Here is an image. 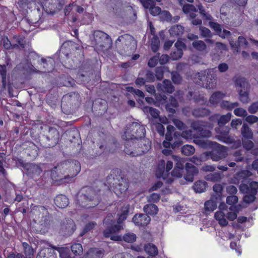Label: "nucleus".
Here are the masks:
<instances>
[{"instance_id": "obj_16", "label": "nucleus", "mask_w": 258, "mask_h": 258, "mask_svg": "<svg viewBox=\"0 0 258 258\" xmlns=\"http://www.w3.org/2000/svg\"><path fill=\"white\" fill-rule=\"evenodd\" d=\"M79 95L78 93L72 92L64 95L61 99V107L63 109H66V106L70 105L76 106L79 103Z\"/></svg>"}, {"instance_id": "obj_29", "label": "nucleus", "mask_w": 258, "mask_h": 258, "mask_svg": "<svg viewBox=\"0 0 258 258\" xmlns=\"http://www.w3.org/2000/svg\"><path fill=\"white\" fill-rule=\"evenodd\" d=\"M186 96L189 100L193 99L196 103H203L205 101L204 97L197 91L189 90Z\"/></svg>"}, {"instance_id": "obj_52", "label": "nucleus", "mask_w": 258, "mask_h": 258, "mask_svg": "<svg viewBox=\"0 0 258 258\" xmlns=\"http://www.w3.org/2000/svg\"><path fill=\"white\" fill-rule=\"evenodd\" d=\"M136 235L133 233L128 232L124 234L122 238L121 237V241L123 240L124 241L128 243H133L136 240Z\"/></svg>"}, {"instance_id": "obj_10", "label": "nucleus", "mask_w": 258, "mask_h": 258, "mask_svg": "<svg viewBox=\"0 0 258 258\" xmlns=\"http://www.w3.org/2000/svg\"><path fill=\"white\" fill-rule=\"evenodd\" d=\"M258 189V182L249 181L247 183H241L239 190L245 195L243 197V201L248 204L253 202L256 198Z\"/></svg>"}, {"instance_id": "obj_22", "label": "nucleus", "mask_w": 258, "mask_h": 258, "mask_svg": "<svg viewBox=\"0 0 258 258\" xmlns=\"http://www.w3.org/2000/svg\"><path fill=\"white\" fill-rule=\"evenodd\" d=\"M38 63L42 66V67H40V69L42 70L41 71H42V73L50 72L54 67V61L51 57H42L41 58L40 61H38Z\"/></svg>"}, {"instance_id": "obj_26", "label": "nucleus", "mask_w": 258, "mask_h": 258, "mask_svg": "<svg viewBox=\"0 0 258 258\" xmlns=\"http://www.w3.org/2000/svg\"><path fill=\"white\" fill-rule=\"evenodd\" d=\"M36 258H57L56 249L53 248H45L37 254Z\"/></svg>"}, {"instance_id": "obj_18", "label": "nucleus", "mask_w": 258, "mask_h": 258, "mask_svg": "<svg viewBox=\"0 0 258 258\" xmlns=\"http://www.w3.org/2000/svg\"><path fill=\"white\" fill-rule=\"evenodd\" d=\"M114 180L113 189L114 192L118 196L124 192L128 188V182L125 178L118 177Z\"/></svg>"}, {"instance_id": "obj_55", "label": "nucleus", "mask_w": 258, "mask_h": 258, "mask_svg": "<svg viewBox=\"0 0 258 258\" xmlns=\"http://www.w3.org/2000/svg\"><path fill=\"white\" fill-rule=\"evenodd\" d=\"M144 111L149 113L153 118H157L159 116V111L156 108L149 106H145L144 108Z\"/></svg>"}, {"instance_id": "obj_17", "label": "nucleus", "mask_w": 258, "mask_h": 258, "mask_svg": "<svg viewBox=\"0 0 258 258\" xmlns=\"http://www.w3.org/2000/svg\"><path fill=\"white\" fill-rule=\"evenodd\" d=\"M25 167V174L33 179L36 180L42 172L41 168L34 163H29Z\"/></svg>"}, {"instance_id": "obj_51", "label": "nucleus", "mask_w": 258, "mask_h": 258, "mask_svg": "<svg viewBox=\"0 0 258 258\" xmlns=\"http://www.w3.org/2000/svg\"><path fill=\"white\" fill-rule=\"evenodd\" d=\"M160 41L157 35H154L151 39V47L152 50L155 52H156L159 47Z\"/></svg>"}, {"instance_id": "obj_59", "label": "nucleus", "mask_w": 258, "mask_h": 258, "mask_svg": "<svg viewBox=\"0 0 258 258\" xmlns=\"http://www.w3.org/2000/svg\"><path fill=\"white\" fill-rule=\"evenodd\" d=\"M171 75L172 80L174 84H179L181 83L182 78L178 73L173 72L171 73Z\"/></svg>"}, {"instance_id": "obj_14", "label": "nucleus", "mask_w": 258, "mask_h": 258, "mask_svg": "<svg viewBox=\"0 0 258 258\" xmlns=\"http://www.w3.org/2000/svg\"><path fill=\"white\" fill-rule=\"evenodd\" d=\"M230 128L228 126H218L215 128V132L218 134L215 136L217 140L225 143H232V139L229 136Z\"/></svg>"}, {"instance_id": "obj_61", "label": "nucleus", "mask_w": 258, "mask_h": 258, "mask_svg": "<svg viewBox=\"0 0 258 258\" xmlns=\"http://www.w3.org/2000/svg\"><path fill=\"white\" fill-rule=\"evenodd\" d=\"M182 11L185 14H188L191 12H197L196 7L191 4H185L182 8Z\"/></svg>"}, {"instance_id": "obj_58", "label": "nucleus", "mask_w": 258, "mask_h": 258, "mask_svg": "<svg viewBox=\"0 0 258 258\" xmlns=\"http://www.w3.org/2000/svg\"><path fill=\"white\" fill-rule=\"evenodd\" d=\"M96 225V223L95 222H91L87 223L85 225L83 231L80 234V236H83L85 233L93 229Z\"/></svg>"}, {"instance_id": "obj_27", "label": "nucleus", "mask_w": 258, "mask_h": 258, "mask_svg": "<svg viewBox=\"0 0 258 258\" xmlns=\"http://www.w3.org/2000/svg\"><path fill=\"white\" fill-rule=\"evenodd\" d=\"M185 161L183 159H179L176 163L174 169L171 172V175L176 177H181L183 173Z\"/></svg>"}, {"instance_id": "obj_8", "label": "nucleus", "mask_w": 258, "mask_h": 258, "mask_svg": "<svg viewBox=\"0 0 258 258\" xmlns=\"http://www.w3.org/2000/svg\"><path fill=\"white\" fill-rule=\"evenodd\" d=\"M182 144L180 137V133L175 132V128L171 125L167 126V132L165 134V140L163 142V145L165 148L176 149Z\"/></svg>"}, {"instance_id": "obj_33", "label": "nucleus", "mask_w": 258, "mask_h": 258, "mask_svg": "<svg viewBox=\"0 0 258 258\" xmlns=\"http://www.w3.org/2000/svg\"><path fill=\"white\" fill-rule=\"evenodd\" d=\"M206 71L197 73L193 76L194 82L201 87H203L204 85V80H206Z\"/></svg>"}, {"instance_id": "obj_49", "label": "nucleus", "mask_w": 258, "mask_h": 258, "mask_svg": "<svg viewBox=\"0 0 258 258\" xmlns=\"http://www.w3.org/2000/svg\"><path fill=\"white\" fill-rule=\"evenodd\" d=\"M155 99V105L159 106L160 104L164 105L167 102V97L164 94H156Z\"/></svg>"}, {"instance_id": "obj_19", "label": "nucleus", "mask_w": 258, "mask_h": 258, "mask_svg": "<svg viewBox=\"0 0 258 258\" xmlns=\"http://www.w3.org/2000/svg\"><path fill=\"white\" fill-rule=\"evenodd\" d=\"M252 175L250 171L247 170H241L235 174L231 179V181L234 184H239V183H247L250 181L249 178Z\"/></svg>"}, {"instance_id": "obj_21", "label": "nucleus", "mask_w": 258, "mask_h": 258, "mask_svg": "<svg viewBox=\"0 0 258 258\" xmlns=\"http://www.w3.org/2000/svg\"><path fill=\"white\" fill-rule=\"evenodd\" d=\"M132 221L136 225L145 226L149 224L151 218L145 214H136L133 217Z\"/></svg>"}, {"instance_id": "obj_35", "label": "nucleus", "mask_w": 258, "mask_h": 258, "mask_svg": "<svg viewBox=\"0 0 258 258\" xmlns=\"http://www.w3.org/2000/svg\"><path fill=\"white\" fill-rule=\"evenodd\" d=\"M192 187L196 192L201 193L206 190L208 187V184L205 180H200L194 183Z\"/></svg>"}, {"instance_id": "obj_24", "label": "nucleus", "mask_w": 258, "mask_h": 258, "mask_svg": "<svg viewBox=\"0 0 258 258\" xmlns=\"http://www.w3.org/2000/svg\"><path fill=\"white\" fill-rule=\"evenodd\" d=\"M157 89L159 92L172 93L174 91V87L170 80L165 79L157 84Z\"/></svg>"}, {"instance_id": "obj_47", "label": "nucleus", "mask_w": 258, "mask_h": 258, "mask_svg": "<svg viewBox=\"0 0 258 258\" xmlns=\"http://www.w3.org/2000/svg\"><path fill=\"white\" fill-rule=\"evenodd\" d=\"M192 45L195 49L199 51H203L207 48L206 44L202 40L194 41L192 43Z\"/></svg>"}, {"instance_id": "obj_50", "label": "nucleus", "mask_w": 258, "mask_h": 258, "mask_svg": "<svg viewBox=\"0 0 258 258\" xmlns=\"http://www.w3.org/2000/svg\"><path fill=\"white\" fill-rule=\"evenodd\" d=\"M90 75L85 73H82V72L79 71L77 76V80L78 82L80 83H83L85 82H88L90 80Z\"/></svg>"}, {"instance_id": "obj_11", "label": "nucleus", "mask_w": 258, "mask_h": 258, "mask_svg": "<svg viewBox=\"0 0 258 258\" xmlns=\"http://www.w3.org/2000/svg\"><path fill=\"white\" fill-rule=\"evenodd\" d=\"M59 134L54 127H49L48 132L42 137L41 145L44 148L53 147L58 143Z\"/></svg>"}, {"instance_id": "obj_38", "label": "nucleus", "mask_w": 258, "mask_h": 258, "mask_svg": "<svg viewBox=\"0 0 258 258\" xmlns=\"http://www.w3.org/2000/svg\"><path fill=\"white\" fill-rule=\"evenodd\" d=\"M210 113V110L204 107L195 108L192 111V114L196 117H203L209 115Z\"/></svg>"}, {"instance_id": "obj_4", "label": "nucleus", "mask_w": 258, "mask_h": 258, "mask_svg": "<svg viewBox=\"0 0 258 258\" xmlns=\"http://www.w3.org/2000/svg\"><path fill=\"white\" fill-rule=\"evenodd\" d=\"M105 229L103 234L105 238H110L112 240L120 241L121 237L117 235L116 233L123 229V225L115 223V219L111 214H108L103 221Z\"/></svg>"}, {"instance_id": "obj_42", "label": "nucleus", "mask_w": 258, "mask_h": 258, "mask_svg": "<svg viewBox=\"0 0 258 258\" xmlns=\"http://www.w3.org/2000/svg\"><path fill=\"white\" fill-rule=\"evenodd\" d=\"M144 211L146 213L145 214L147 215H155L157 214L158 211V207L153 204H149L146 205L143 208Z\"/></svg>"}, {"instance_id": "obj_30", "label": "nucleus", "mask_w": 258, "mask_h": 258, "mask_svg": "<svg viewBox=\"0 0 258 258\" xmlns=\"http://www.w3.org/2000/svg\"><path fill=\"white\" fill-rule=\"evenodd\" d=\"M220 200H216L214 197H211V199L205 203V210L206 213L211 212L215 210L217 207V203Z\"/></svg>"}, {"instance_id": "obj_36", "label": "nucleus", "mask_w": 258, "mask_h": 258, "mask_svg": "<svg viewBox=\"0 0 258 258\" xmlns=\"http://www.w3.org/2000/svg\"><path fill=\"white\" fill-rule=\"evenodd\" d=\"M184 31V27L180 25H174L169 30L171 36L178 37L181 36Z\"/></svg>"}, {"instance_id": "obj_6", "label": "nucleus", "mask_w": 258, "mask_h": 258, "mask_svg": "<svg viewBox=\"0 0 258 258\" xmlns=\"http://www.w3.org/2000/svg\"><path fill=\"white\" fill-rule=\"evenodd\" d=\"M146 130L144 125L137 122H133L126 126L122 138L126 142L139 141L145 136Z\"/></svg>"}, {"instance_id": "obj_13", "label": "nucleus", "mask_w": 258, "mask_h": 258, "mask_svg": "<svg viewBox=\"0 0 258 258\" xmlns=\"http://www.w3.org/2000/svg\"><path fill=\"white\" fill-rule=\"evenodd\" d=\"M41 3L45 11L49 14H54L61 10L65 4L64 0H41Z\"/></svg>"}, {"instance_id": "obj_44", "label": "nucleus", "mask_w": 258, "mask_h": 258, "mask_svg": "<svg viewBox=\"0 0 258 258\" xmlns=\"http://www.w3.org/2000/svg\"><path fill=\"white\" fill-rule=\"evenodd\" d=\"M222 175L223 173L222 172H213L207 175L206 179L211 181H219L221 179Z\"/></svg>"}, {"instance_id": "obj_25", "label": "nucleus", "mask_w": 258, "mask_h": 258, "mask_svg": "<svg viewBox=\"0 0 258 258\" xmlns=\"http://www.w3.org/2000/svg\"><path fill=\"white\" fill-rule=\"evenodd\" d=\"M236 89L238 93H241L243 91H249L250 85L244 78H238L235 82Z\"/></svg>"}, {"instance_id": "obj_1", "label": "nucleus", "mask_w": 258, "mask_h": 258, "mask_svg": "<svg viewBox=\"0 0 258 258\" xmlns=\"http://www.w3.org/2000/svg\"><path fill=\"white\" fill-rule=\"evenodd\" d=\"M100 202L99 196L91 187L82 188L77 195V204L84 208H93L98 205Z\"/></svg>"}, {"instance_id": "obj_23", "label": "nucleus", "mask_w": 258, "mask_h": 258, "mask_svg": "<svg viewBox=\"0 0 258 258\" xmlns=\"http://www.w3.org/2000/svg\"><path fill=\"white\" fill-rule=\"evenodd\" d=\"M185 169L186 174L184 176V179L188 181L192 182L194 176L198 173V169L191 163L185 162Z\"/></svg>"}, {"instance_id": "obj_57", "label": "nucleus", "mask_w": 258, "mask_h": 258, "mask_svg": "<svg viewBox=\"0 0 258 258\" xmlns=\"http://www.w3.org/2000/svg\"><path fill=\"white\" fill-rule=\"evenodd\" d=\"M0 39L3 41V46L6 49H10L12 47H13L12 40L11 41H10L8 37L2 36L0 37Z\"/></svg>"}, {"instance_id": "obj_45", "label": "nucleus", "mask_w": 258, "mask_h": 258, "mask_svg": "<svg viewBox=\"0 0 258 258\" xmlns=\"http://www.w3.org/2000/svg\"><path fill=\"white\" fill-rule=\"evenodd\" d=\"M224 95L220 92H216L213 93L210 98V102L213 104L219 103L224 97Z\"/></svg>"}, {"instance_id": "obj_43", "label": "nucleus", "mask_w": 258, "mask_h": 258, "mask_svg": "<svg viewBox=\"0 0 258 258\" xmlns=\"http://www.w3.org/2000/svg\"><path fill=\"white\" fill-rule=\"evenodd\" d=\"M213 189L215 192V195H212V197H214L216 200H221L222 191L223 187L222 184L216 183L213 186Z\"/></svg>"}, {"instance_id": "obj_5", "label": "nucleus", "mask_w": 258, "mask_h": 258, "mask_svg": "<svg viewBox=\"0 0 258 258\" xmlns=\"http://www.w3.org/2000/svg\"><path fill=\"white\" fill-rule=\"evenodd\" d=\"M36 212L38 218V223L33 227L34 230L37 233H45L52 221V216L44 206L38 207Z\"/></svg>"}, {"instance_id": "obj_41", "label": "nucleus", "mask_w": 258, "mask_h": 258, "mask_svg": "<svg viewBox=\"0 0 258 258\" xmlns=\"http://www.w3.org/2000/svg\"><path fill=\"white\" fill-rule=\"evenodd\" d=\"M199 13L200 14L202 19L207 21H211L213 20V17L209 13L206 11L204 6L201 4H199L196 5Z\"/></svg>"}, {"instance_id": "obj_32", "label": "nucleus", "mask_w": 258, "mask_h": 258, "mask_svg": "<svg viewBox=\"0 0 258 258\" xmlns=\"http://www.w3.org/2000/svg\"><path fill=\"white\" fill-rule=\"evenodd\" d=\"M103 255V250L91 248L87 252L85 258H102Z\"/></svg>"}, {"instance_id": "obj_63", "label": "nucleus", "mask_w": 258, "mask_h": 258, "mask_svg": "<svg viewBox=\"0 0 258 258\" xmlns=\"http://www.w3.org/2000/svg\"><path fill=\"white\" fill-rule=\"evenodd\" d=\"M133 39V37L127 34H125L122 35L118 37V38L115 41V44H118L119 42H124L125 40H132Z\"/></svg>"}, {"instance_id": "obj_2", "label": "nucleus", "mask_w": 258, "mask_h": 258, "mask_svg": "<svg viewBox=\"0 0 258 258\" xmlns=\"http://www.w3.org/2000/svg\"><path fill=\"white\" fill-rule=\"evenodd\" d=\"M196 144L202 148H206L208 145L212 147L211 151L203 153L202 157L211 159L213 161H218L224 158L226 155V147L215 142L205 141L203 140H196Z\"/></svg>"}, {"instance_id": "obj_37", "label": "nucleus", "mask_w": 258, "mask_h": 258, "mask_svg": "<svg viewBox=\"0 0 258 258\" xmlns=\"http://www.w3.org/2000/svg\"><path fill=\"white\" fill-rule=\"evenodd\" d=\"M93 67L92 61L91 60H87L82 63L79 71L91 76L93 74Z\"/></svg>"}, {"instance_id": "obj_40", "label": "nucleus", "mask_w": 258, "mask_h": 258, "mask_svg": "<svg viewBox=\"0 0 258 258\" xmlns=\"http://www.w3.org/2000/svg\"><path fill=\"white\" fill-rule=\"evenodd\" d=\"M144 248L146 252L152 256H155L158 253L157 246L153 243H148L145 244Z\"/></svg>"}, {"instance_id": "obj_64", "label": "nucleus", "mask_w": 258, "mask_h": 258, "mask_svg": "<svg viewBox=\"0 0 258 258\" xmlns=\"http://www.w3.org/2000/svg\"><path fill=\"white\" fill-rule=\"evenodd\" d=\"M204 127V125L201 123L200 121H196L191 122V127L192 130L196 131L198 134L202 131L201 130Z\"/></svg>"}, {"instance_id": "obj_7", "label": "nucleus", "mask_w": 258, "mask_h": 258, "mask_svg": "<svg viewBox=\"0 0 258 258\" xmlns=\"http://www.w3.org/2000/svg\"><path fill=\"white\" fill-rule=\"evenodd\" d=\"M57 168L60 169V172H63L66 180L70 182L80 171L81 165L77 160H68L58 163Z\"/></svg>"}, {"instance_id": "obj_46", "label": "nucleus", "mask_w": 258, "mask_h": 258, "mask_svg": "<svg viewBox=\"0 0 258 258\" xmlns=\"http://www.w3.org/2000/svg\"><path fill=\"white\" fill-rule=\"evenodd\" d=\"M181 138H184L185 139H191L192 138L196 139L195 140V142L196 143V140H199L198 138V136L193 133V131L191 129L185 130L183 131L181 133H180Z\"/></svg>"}, {"instance_id": "obj_62", "label": "nucleus", "mask_w": 258, "mask_h": 258, "mask_svg": "<svg viewBox=\"0 0 258 258\" xmlns=\"http://www.w3.org/2000/svg\"><path fill=\"white\" fill-rule=\"evenodd\" d=\"M243 151L241 150L236 151L233 154V160L236 162H241L244 160Z\"/></svg>"}, {"instance_id": "obj_12", "label": "nucleus", "mask_w": 258, "mask_h": 258, "mask_svg": "<svg viewBox=\"0 0 258 258\" xmlns=\"http://www.w3.org/2000/svg\"><path fill=\"white\" fill-rule=\"evenodd\" d=\"M76 230V225L71 218H64L60 222L57 229L59 234L64 237L71 236Z\"/></svg>"}, {"instance_id": "obj_54", "label": "nucleus", "mask_w": 258, "mask_h": 258, "mask_svg": "<svg viewBox=\"0 0 258 258\" xmlns=\"http://www.w3.org/2000/svg\"><path fill=\"white\" fill-rule=\"evenodd\" d=\"M57 255L59 254V258H70L69 254V249L67 248L58 247L56 249Z\"/></svg>"}, {"instance_id": "obj_56", "label": "nucleus", "mask_w": 258, "mask_h": 258, "mask_svg": "<svg viewBox=\"0 0 258 258\" xmlns=\"http://www.w3.org/2000/svg\"><path fill=\"white\" fill-rule=\"evenodd\" d=\"M165 162L164 160H161L158 164L157 172L160 174V176L164 178L166 175V168H165Z\"/></svg>"}, {"instance_id": "obj_60", "label": "nucleus", "mask_w": 258, "mask_h": 258, "mask_svg": "<svg viewBox=\"0 0 258 258\" xmlns=\"http://www.w3.org/2000/svg\"><path fill=\"white\" fill-rule=\"evenodd\" d=\"M200 34L204 37L210 38L212 37L211 31L207 28L201 26L200 27Z\"/></svg>"}, {"instance_id": "obj_15", "label": "nucleus", "mask_w": 258, "mask_h": 258, "mask_svg": "<svg viewBox=\"0 0 258 258\" xmlns=\"http://www.w3.org/2000/svg\"><path fill=\"white\" fill-rule=\"evenodd\" d=\"M57 167L58 164L50 170V177L53 184L58 185L69 182V181L66 180L63 172H60V169Z\"/></svg>"}, {"instance_id": "obj_9", "label": "nucleus", "mask_w": 258, "mask_h": 258, "mask_svg": "<svg viewBox=\"0 0 258 258\" xmlns=\"http://www.w3.org/2000/svg\"><path fill=\"white\" fill-rule=\"evenodd\" d=\"M93 35V40L91 43L95 46L96 49L103 51L112 47V39L106 33L100 30H95L94 31Z\"/></svg>"}, {"instance_id": "obj_20", "label": "nucleus", "mask_w": 258, "mask_h": 258, "mask_svg": "<svg viewBox=\"0 0 258 258\" xmlns=\"http://www.w3.org/2000/svg\"><path fill=\"white\" fill-rule=\"evenodd\" d=\"M232 114L231 113H227L225 115H220L219 114H215L209 117L211 121H216L218 126H224L231 119Z\"/></svg>"}, {"instance_id": "obj_3", "label": "nucleus", "mask_w": 258, "mask_h": 258, "mask_svg": "<svg viewBox=\"0 0 258 258\" xmlns=\"http://www.w3.org/2000/svg\"><path fill=\"white\" fill-rule=\"evenodd\" d=\"M150 149V142L144 138L135 142L132 141L125 142L124 151L126 154L136 157L143 155Z\"/></svg>"}, {"instance_id": "obj_39", "label": "nucleus", "mask_w": 258, "mask_h": 258, "mask_svg": "<svg viewBox=\"0 0 258 258\" xmlns=\"http://www.w3.org/2000/svg\"><path fill=\"white\" fill-rule=\"evenodd\" d=\"M241 134L245 139H252L253 137V132L248 125L244 123L241 128Z\"/></svg>"}, {"instance_id": "obj_34", "label": "nucleus", "mask_w": 258, "mask_h": 258, "mask_svg": "<svg viewBox=\"0 0 258 258\" xmlns=\"http://www.w3.org/2000/svg\"><path fill=\"white\" fill-rule=\"evenodd\" d=\"M206 80H204L205 84L203 87L206 88L208 89H213L216 85V80L214 79L213 74L210 73L206 74Z\"/></svg>"}, {"instance_id": "obj_48", "label": "nucleus", "mask_w": 258, "mask_h": 258, "mask_svg": "<svg viewBox=\"0 0 258 258\" xmlns=\"http://www.w3.org/2000/svg\"><path fill=\"white\" fill-rule=\"evenodd\" d=\"M181 151L185 156H190L195 153V149L191 145H185L181 148Z\"/></svg>"}, {"instance_id": "obj_53", "label": "nucleus", "mask_w": 258, "mask_h": 258, "mask_svg": "<svg viewBox=\"0 0 258 258\" xmlns=\"http://www.w3.org/2000/svg\"><path fill=\"white\" fill-rule=\"evenodd\" d=\"M71 250L75 255H81L83 253V247L80 243L73 244Z\"/></svg>"}, {"instance_id": "obj_31", "label": "nucleus", "mask_w": 258, "mask_h": 258, "mask_svg": "<svg viewBox=\"0 0 258 258\" xmlns=\"http://www.w3.org/2000/svg\"><path fill=\"white\" fill-rule=\"evenodd\" d=\"M55 205L59 208H64L69 205L68 198L63 195L57 196L54 200Z\"/></svg>"}, {"instance_id": "obj_28", "label": "nucleus", "mask_w": 258, "mask_h": 258, "mask_svg": "<svg viewBox=\"0 0 258 258\" xmlns=\"http://www.w3.org/2000/svg\"><path fill=\"white\" fill-rule=\"evenodd\" d=\"M13 48H24L27 42L25 37L22 35H15L12 39Z\"/></svg>"}]
</instances>
